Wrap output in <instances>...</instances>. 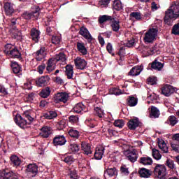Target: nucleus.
I'll return each instance as SVG.
<instances>
[{
	"mask_svg": "<svg viewBox=\"0 0 179 179\" xmlns=\"http://www.w3.org/2000/svg\"><path fill=\"white\" fill-rule=\"evenodd\" d=\"M179 17V3L173 5L166 11L164 21L166 24L171 22V20H175Z\"/></svg>",
	"mask_w": 179,
	"mask_h": 179,
	"instance_id": "obj_1",
	"label": "nucleus"
},
{
	"mask_svg": "<svg viewBox=\"0 0 179 179\" xmlns=\"http://www.w3.org/2000/svg\"><path fill=\"white\" fill-rule=\"evenodd\" d=\"M3 53L6 57H9L10 58H17L19 59V58L22 57V53H20L19 49L10 43H8L5 45Z\"/></svg>",
	"mask_w": 179,
	"mask_h": 179,
	"instance_id": "obj_2",
	"label": "nucleus"
},
{
	"mask_svg": "<svg viewBox=\"0 0 179 179\" xmlns=\"http://www.w3.org/2000/svg\"><path fill=\"white\" fill-rule=\"evenodd\" d=\"M155 167L153 170V173L158 179H166L167 175V169L166 166L163 164H155Z\"/></svg>",
	"mask_w": 179,
	"mask_h": 179,
	"instance_id": "obj_3",
	"label": "nucleus"
},
{
	"mask_svg": "<svg viewBox=\"0 0 179 179\" xmlns=\"http://www.w3.org/2000/svg\"><path fill=\"white\" fill-rule=\"evenodd\" d=\"M159 30L156 28L150 29L145 34L144 36V42L148 43H152L155 40H156V36H157V32Z\"/></svg>",
	"mask_w": 179,
	"mask_h": 179,
	"instance_id": "obj_4",
	"label": "nucleus"
},
{
	"mask_svg": "<svg viewBox=\"0 0 179 179\" xmlns=\"http://www.w3.org/2000/svg\"><path fill=\"white\" fill-rule=\"evenodd\" d=\"M124 155L127 157L131 163H135L138 158V155L136 154V150H126L123 151Z\"/></svg>",
	"mask_w": 179,
	"mask_h": 179,
	"instance_id": "obj_5",
	"label": "nucleus"
},
{
	"mask_svg": "<svg viewBox=\"0 0 179 179\" xmlns=\"http://www.w3.org/2000/svg\"><path fill=\"white\" fill-rule=\"evenodd\" d=\"M141 122H140L138 117H134L130 119L127 123V126L130 131H135L137 128L141 127Z\"/></svg>",
	"mask_w": 179,
	"mask_h": 179,
	"instance_id": "obj_6",
	"label": "nucleus"
},
{
	"mask_svg": "<svg viewBox=\"0 0 179 179\" xmlns=\"http://www.w3.org/2000/svg\"><path fill=\"white\" fill-rule=\"evenodd\" d=\"M69 99V94L66 92H60L55 94L54 97L55 102L59 103L63 102L66 103Z\"/></svg>",
	"mask_w": 179,
	"mask_h": 179,
	"instance_id": "obj_7",
	"label": "nucleus"
},
{
	"mask_svg": "<svg viewBox=\"0 0 179 179\" xmlns=\"http://www.w3.org/2000/svg\"><path fill=\"white\" fill-rule=\"evenodd\" d=\"M25 173L30 177H34L38 173V166L36 164H28Z\"/></svg>",
	"mask_w": 179,
	"mask_h": 179,
	"instance_id": "obj_8",
	"label": "nucleus"
},
{
	"mask_svg": "<svg viewBox=\"0 0 179 179\" xmlns=\"http://www.w3.org/2000/svg\"><path fill=\"white\" fill-rule=\"evenodd\" d=\"M79 34L80 35L83 36L85 39H87V41H88V43H92V41L93 40V37L90 33L87 27L84 26L81 27L80 28Z\"/></svg>",
	"mask_w": 179,
	"mask_h": 179,
	"instance_id": "obj_9",
	"label": "nucleus"
},
{
	"mask_svg": "<svg viewBox=\"0 0 179 179\" xmlns=\"http://www.w3.org/2000/svg\"><path fill=\"white\" fill-rule=\"evenodd\" d=\"M66 140L64 135H57L53 139V145L57 146H63L66 144Z\"/></svg>",
	"mask_w": 179,
	"mask_h": 179,
	"instance_id": "obj_10",
	"label": "nucleus"
},
{
	"mask_svg": "<svg viewBox=\"0 0 179 179\" xmlns=\"http://www.w3.org/2000/svg\"><path fill=\"white\" fill-rule=\"evenodd\" d=\"M74 62L77 69L84 70L87 68V62L80 57H78Z\"/></svg>",
	"mask_w": 179,
	"mask_h": 179,
	"instance_id": "obj_11",
	"label": "nucleus"
},
{
	"mask_svg": "<svg viewBox=\"0 0 179 179\" xmlns=\"http://www.w3.org/2000/svg\"><path fill=\"white\" fill-rule=\"evenodd\" d=\"M118 175V171L116 169V167H108L105 171H104V174L103 176L105 178L107 177L111 178V177H115Z\"/></svg>",
	"mask_w": 179,
	"mask_h": 179,
	"instance_id": "obj_12",
	"label": "nucleus"
},
{
	"mask_svg": "<svg viewBox=\"0 0 179 179\" xmlns=\"http://www.w3.org/2000/svg\"><path fill=\"white\" fill-rule=\"evenodd\" d=\"M110 26L113 31L118 33L121 28L120 21L118 19L116 20L113 17L112 20H110Z\"/></svg>",
	"mask_w": 179,
	"mask_h": 179,
	"instance_id": "obj_13",
	"label": "nucleus"
},
{
	"mask_svg": "<svg viewBox=\"0 0 179 179\" xmlns=\"http://www.w3.org/2000/svg\"><path fill=\"white\" fill-rule=\"evenodd\" d=\"M31 110L29 109L24 111L23 115L24 117L23 120V125H30L33 122L34 118L31 116Z\"/></svg>",
	"mask_w": 179,
	"mask_h": 179,
	"instance_id": "obj_14",
	"label": "nucleus"
},
{
	"mask_svg": "<svg viewBox=\"0 0 179 179\" xmlns=\"http://www.w3.org/2000/svg\"><path fill=\"white\" fill-rule=\"evenodd\" d=\"M105 148L99 145L95 148V153H94V158L96 160H101L104 155Z\"/></svg>",
	"mask_w": 179,
	"mask_h": 179,
	"instance_id": "obj_15",
	"label": "nucleus"
},
{
	"mask_svg": "<svg viewBox=\"0 0 179 179\" xmlns=\"http://www.w3.org/2000/svg\"><path fill=\"white\" fill-rule=\"evenodd\" d=\"M177 91L176 87H172L171 85H166L162 89V93L166 96H170L171 94H173Z\"/></svg>",
	"mask_w": 179,
	"mask_h": 179,
	"instance_id": "obj_16",
	"label": "nucleus"
},
{
	"mask_svg": "<svg viewBox=\"0 0 179 179\" xmlns=\"http://www.w3.org/2000/svg\"><path fill=\"white\" fill-rule=\"evenodd\" d=\"M4 11L7 16H12L15 13V8H13V3L10 2H6L4 3Z\"/></svg>",
	"mask_w": 179,
	"mask_h": 179,
	"instance_id": "obj_17",
	"label": "nucleus"
},
{
	"mask_svg": "<svg viewBox=\"0 0 179 179\" xmlns=\"http://www.w3.org/2000/svg\"><path fill=\"white\" fill-rule=\"evenodd\" d=\"M153 173V171L150 169L142 167L138 169V174L141 178H150Z\"/></svg>",
	"mask_w": 179,
	"mask_h": 179,
	"instance_id": "obj_18",
	"label": "nucleus"
},
{
	"mask_svg": "<svg viewBox=\"0 0 179 179\" xmlns=\"http://www.w3.org/2000/svg\"><path fill=\"white\" fill-rule=\"evenodd\" d=\"M81 148L84 155L89 156L92 154L91 145L89 143L83 141L81 143Z\"/></svg>",
	"mask_w": 179,
	"mask_h": 179,
	"instance_id": "obj_19",
	"label": "nucleus"
},
{
	"mask_svg": "<svg viewBox=\"0 0 179 179\" xmlns=\"http://www.w3.org/2000/svg\"><path fill=\"white\" fill-rule=\"evenodd\" d=\"M40 34L41 31L38 30L36 28L33 27L32 29H31L30 35L31 39L34 43H38L39 41Z\"/></svg>",
	"mask_w": 179,
	"mask_h": 179,
	"instance_id": "obj_20",
	"label": "nucleus"
},
{
	"mask_svg": "<svg viewBox=\"0 0 179 179\" xmlns=\"http://www.w3.org/2000/svg\"><path fill=\"white\" fill-rule=\"evenodd\" d=\"M50 80V78L48 76H41L36 80V83L38 87H44L48 84Z\"/></svg>",
	"mask_w": 179,
	"mask_h": 179,
	"instance_id": "obj_21",
	"label": "nucleus"
},
{
	"mask_svg": "<svg viewBox=\"0 0 179 179\" xmlns=\"http://www.w3.org/2000/svg\"><path fill=\"white\" fill-rule=\"evenodd\" d=\"M76 48H77L78 51L80 54H82V55H87V49L85 46V44L84 43V42H82V41L77 42Z\"/></svg>",
	"mask_w": 179,
	"mask_h": 179,
	"instance_id": "obj_22",
	"label": "nucleus"
},
{
	"mask_svg": "<svg viewBox=\"0 0 179 179\" xmlns=\"http://www.w3.org/2000/svg\"><path fill=\"white\" fill-rule=\"evenodd\" d=\"M41 133H40V135L43 138H48L50 135L52 134V129L50 127H43L41 129Z\"/></svg>",
	"mask_w": 179,
	"mask_h": 179,
	"instance_id": "obj_23",
	"label": "nucleus"
},
{
	"mask_svg": "<svg viewBox=\"0 0 179 179\" xmlns=\"http://www.w3.org/2000/svg\"><path fill=\"white\" fill-rule=\"evenodd\" d=\"M138 99L134 96H129L126 100V103L127 106L131 107H134L138 104Z\"/></svg>",
	"mask_w": 179,
	"mask_h": 179,
	"instance_id": "obj_24",
	"label": "nucleus"
},
{
	"mask_svg": "<svg viewBox=\"0 0 179 179\" xmlns=\"http://www.w3.org/2000/svg\"><path fill=\"white\" fill-rule=\"evenodd\" d=\"M10 164H13V167H19L22 164V160L19 157L16 155H11L10 157Z\"/></svg>",
	"mask_w": 179,
	"mask_h": 179,
	"instance_id": "obj_25",
	"label": "nucleus"
},
{
	"mask_svg": "<svg viewBox=\"0 0 179 179\" xmlns=\"http://www.w3.org/2000/svg\"><path fill=\"white\" fill-rule=\"evenodd\" d=\"M139 163L144 166H151L153 164V159L150 157H142L139 159Z\"/></svg>",
	"mask_w": 179,
	"mask_h": 179,
	"instance_id": "obj_26",
	"label": "nucleus"
},
{
	"mask_svg": "<svg viewBox=\"0 0 179 179\" xmlns=\"http://www.w3.org/2000/svg\"><path fill=\"white\" fill-rule=\"evenodd\" d=\"M56 117H57V113L54 110H51L48 113H43L41 118H43V120H53V118H56Z\"/></svg>",
	"mask_w": 179,
	"mask_h": 179,
	"instance_id": "obj_27",
	"label": "nucleus"
},
{
	"mask_svg": "<svg viewBox=\"0 0 179 179\" xmlns=\"http://www.w3.org/2000/svg\"><path fill=\"white\" fill-rule=\"evenodd\" d=\"M149 66H150L152 70L161 71L164 66V64H162L155 59L152 64H149Z\"/></svg>",
	"mask_w": 179,
	"mask_h": 179,
	"instance_id": "obj_28",
	"label": "nucleus"
},
{
	"mask_svg": "<svg viewBox=\"0 0 179 179\" xmlns=\"http://www.w3.org/2000/svg\"><path fill=\"white\" fill-rule=\"evenodd\" d=\"M150 117V118H159L160 117V110L156 106H151Z\"/></svg>",
	"mask_w": 179,
	"mask_h": 179,
	"instance_id": "obj_29",
	"label": "nucleus"
},
{
	"mask_svg": "<svg viewBox=\"0 0 179 179\" xmlns=\"http://www.w3.org/2000/svg\"><path fill=\"white\" fill-rule=\"evenodd\" d=\"M66 69V76H67L68 79H73V67L71 64H68L65 67Z\"/></svg>",
	"mask_w": 179,
	"mask_h": 179,
	"instance_id": "obj_30",
	"label": "nucleus"
},
{
	"mask_svg": "<svg viewBox=\"0 0 179 179\" xmlns=\"http://www.w3.org/2000/svg\"><path fill=\"white\" fill-rule=\"evenodd\" d=\"M113 20V16L108 15H100L98 18V22H99L100 24H102L106 22H110Z\"/></svg>",
	"mask_w": 179,
	"mask_h": 179,
	"instance_id": "obj_31",
	"label": "nucleus"
},
{
	"mask_svg": "<svg viewBox=\"0 0 179 179\" xmlns=\"http://www.w3.org/2000/svg\"><path fill=\"white\" fill-rule=\"evenodd\" d=\"M50 93H51L50 87H46L42 89V90L39 92L38 94L41 97L45 99L50 95Z\"/></svg>",
	"mask_w": 179,
	"mask_h": 179,
	"instance_id": "obj_32",
	"label": "nucleus"
},
{
	"mask_svg": "<svg viewBox=\"0 0 179 179\" xmlns=\"http://www.w3.org/2000/svg\"><path fill=\"white\" fill-rule=\"evenodd\" d=\"M85 106H84L82 103L76 104V106L73 108V110L75 111V113H77L78 114L82 113V111H85Z\"/></svg>",
	"mask_w": 179,
	"mask_h": 179,
	"instance_id": "obj_33",
	"label": "nucleus"
},
{
	"mask_svg": "<svg viewBox=\"0 0 179 179\" xmlns=\"http://www.w3.org/2000/svg\"><path fill=\"white\" fill-rule=\"evenodd\" d=\"M141 71L142 70H141L139 66H134L129 72V76H136L140 75Z\"/></svg>",
	"mask_w": 179,
	"mask_h": 179,
	"instance_id": "obj_34",
	"label": "nucleus"
},
{
	"mask_svg": "<svg viewBox=\"0 0 179 179\" xmlns=\"http://www.w3.org/2000/svg\"><path fill=\"white\" fill-rule=\"evenodd\" d=\"M112 7H113V9L116 11H120L123 8L122 2L119 0H115L113 1Z\"/></svg>",
	"mask_w": 179,
	"mask_h": 179,
	"instance_id": "obj_35",
	"label": "nucleus"
},
{
	"mask_svg": "<svg viewBox=\"0 0 179 179\" xmlns=\"http://www.w3.org/2000/svg\"><path fill=\"white\" fill-rule=\"evenodd\" d=\"M158 147L162 152H164V153H169V148L167 147V144H166L164 141H159Z\"/></svg>",
	"mask_w": 179,
	"mask_h": 179,
	"instance_id": "obj_36",
	"label": "nucleus"
},
{
	"mask_svg": "<svg viewBox=\"0 0 179 179\" xmlns=\"http://www.w3.org/2000/svg\"><path fill=\"white\" fill-rule=\"evenodd\" d=\"M69 150L71 153L76 154L80 151L79 145L77 143L71 144Z\"/></svg>",
	"mask_w": 179,
	"mask_h": 179,
	"instance_id": "obj_37",
	"label": "nucleus"
},
{
	"mask_svg": "<svg viewBox=\"0 0 179 179\" xmlns=\"http://www.w3.org/2000/svg\"><path fill=\"white\" fill-rule=\"evenodd\" d=\"M14 121L20 128H23V117H22V115L17 114L14 118Z\"/></svg>",
	"mask_w": 179,
	"mask_h": 179,
	"instance_id": "obj_38",
	"label": "nucleus"
},
{
	"mask_svg": "<svg viewBox=\"0 0 179 179\" xmlns=\"http://www.w3.org/2000/svg\"><path fill=\"white\" fill-rule=\"evenodd\" d=\"M57 62H65L66 60V55L64 53H62V52L59 53L58 55H55V59H54Z\"/></svg>",
	"mask_w": 179,
	"mask_h": 179,
	"instance_id": "obj_39",
	"label": "nucleus"
},
{
	"mask_svg": "<svg viewBox=\"0 0 179 179\" xmlns=\"http://www.w3.org/2000/svg\"><path fill=\"white\" fill-rule=\"evenodd\" d=\"M152 155L155 160L159 161L162 159V154H160V152L156 148L152 150Z\"/></svg>",
	"mask_w": 179,
	"mask_h": 179,
	"instance_id": "obj_40",
	"label": "nucleus"
},
{
	"mask_svg": "<svg viewBox=\"0 0 179 179\" xmlns=\"http://www.w3.org/2000/svg\"><path fill=\"white\" fill-rule=\"evenodd\" d=\"M69 134L71 138L78 139L80 136V133L78 130L71 129L69 131Z\"/></svg>",
	"mask_w": 179,
	"mask_h": 179,
	"instance_id": "obj_41",
	"label": "nucleus"
},
{
	"mask_svg": "<svg viewBox=\"0 0 179 179\" xmlns=\"http://www.w3.org/2000/svg\"><path fill=\"white\" fill-rule=\"evenodd\" d=\"M129 16L132 18H134L137 21L142 20V14L140 12H131L129 14Z\"/></svg>",
	"mask_w": 179,
	"mask_h": 179,
	"instance_id": "obj_42",
	"label": "nucleus"
},
{
	"mask_svg": "<svg viewBox=\"0 0 179 179\" xmlns=\"http://www.w3.org/2000/svg\"><path fill=\"white\" fill-rule=\"evenodd\" d=\"M11 68L14 73H20L22 70L20 69V66L16 62H13L11 64Z\"/></svg>",
	"mask_w": 179,
	"mask_h": 179,
	"instance_id": "obj_43",
	"label": "nucleus"
},
{
	"mask_svg": "<svg viewBox=\"0 0 179 179\" xmlns=\"http://www.w3.org/2000/svg\"><path fill=\"white\" fill-rule=\"evenodd\" d=\"M120 171L121 174L126 176H129L130 173V171H129V168H127L126 165L121 166L120 168Z\"/></svg>",
	"mask_w": 179,
	"mask_h": 179,
	"instance_id": "obj_44",
	"label": "nucleus"
},
{
	"mask_svg": "<svg viewBox=\"0 0 179 179\" xmlns=\"http://www.w3.org/2000/svg\"><path fill=\"white\" fill-rule=\"evenodd\" d=\"M63 162H64L68 165H71L74 162V157L73 155H69L64 157Z\"/></svg>",
	"mask_w": 179,
	"mask_h": 179,
	"instance_id": "obj_45",
	"label": "nucleus"
},
{
	"mask_svg": "<svg viewBox=\"0 0 179 179\" xmlns=\"http://www.w3.org/2000/svg\"><path fill=\"white\" fill-rule=\"evenodd\" d=\"M125 125L124 121L123 120H117L114 122V126L119 129H122Z\"/></svg>",
	"mask_w": 179,
	"mask_h": 179,
	"instance_id": "obj_46",
	"label": "nucleus"
},
{
	"mask_svg": "<svg viewBox=\"0 0 179 179\" xmlns=\"http://www.w3.org/2000/svg\"><path fill=\"white\" fill-rule=\"evenodd\" d=\"M171 34L175 36H179V22L175 24L171 29Z\"/></svg>",
	"mask_w": 179,
	"mask_h": 179,
	"instance_id": "obj_47",
	"label": "nucleus"
},
{
	"mask_svg": "<svg viewBox=\"0 0 179 179\" xmlns=\"http://www.w3.org/2000/svg\"><path fill=\"white\" fill-rule=\"evenodd\" d=\"M166 163V166L170 169H172V170H176V165L174 164V161L173 160H172L171 159H167Z\"/></svg>",
	"mask_w": 179,
	"mask_h": 179,
	"instance_id": "obj_48",
	"label": "nucleus"
},
{
	"mask_svg": "<svg viewBox=\"0 0 179 179\" xmlns=\"http://www.w3.org/2000/svg\"><path fill=\"white\" fill-rule=\"evenodd\" d=\"M117 55L120 57V59L122 61L124 59V55H126L125 49L123 46L120 48Z\"/></svg>",
	"mask_w": 179,
	"mask_h": 179,
	"instance_id": "obj_49",
	"label": "nucleus"
},
{
	"mask_svg": "<svg viewBox=\"0 0 179 179\" xmlns=\"http://www.w3.org/2000/svg\"><path fill=\"white\" fill-rule=\"evenodd\" d=\"M109 92L110 94H115V95H120L123 94L121 90L115 87L110 89Z\"/></svg>",
	"mask_w": 179,
	"mask_h": 179,
	"instance_id": "obj_50",
	"label": "nucleus"
},
{
	"mask_svg": "<svg viewBox=\"0 0 179 179\" xmlns=\"http://www.w3.org/2000/svg\"><path fill=\"white\" fill-rule=\"evenodd\" d=\"M94 110H95V115H98L99 118H102L103 117V110H101V108L96 107Z\"/></svg>",
	"mask_w": 179,
	"mask_h": 179,
	"instance_id": "obj_51",
	"label": "nucleus"
},
{
	"mask_svg": "<svg viewBox=\"0 0 179 179\" xmlns=\"http://www.w3.org/2000/svg\"><path fill=\"white\" fill-rule=\"evenodd\" d=\"M168 120L170 122V125H172V127H174L178 122L177 118L173 115L170 116Z\"/></svg>",
	"mask_w": 179,
	"mask_h": 179,
	"instance_id": "obj_52",
	"label": "nucleus"
},
{
	"mask_svg": "<svg viewBox=\"0 0 179 179\" xmlns=\"http://www.w3.org/2000/svg\"><path fill=\"white\" fill-rule=\"evenodd\" d=\"M69 122H71V124H77V122H78V117L76 115H71L69 117Z\"/></svg>",
	"mask_w": 179,
	"mask_h": 179,
	"instance_id": "obj_53",
	"label": "nucleus"
},
{
	"mask_svg": "<svg viewBox=\"0 0 179 179\" xmlns=\"http://www.w3.org/2000/svg\"><path fill=\"white\" fill-rule=\"evenodd\" d=\"M69 175H70V178L72 179H78V173L76 169L70 171Z\"/></svg>",
	"mask_w": 179,
	"mask_h": 179,
	"instance_id": "obj_54",
	"label": "nucleus"
},
{
	"mask_svg": "<svg viewBox=\"0 0 179 179\" xmlns=\"http://www.w3.org/2000/svg\"><path fill=\"white\" fill-rule=\"evenodd\" d=\"M61 41V38L59 36H52V43L55 45L59 44Z\"/></svg>",
	"mask_w": 179,
	"mask_h": 179,
	"instance_id": "obj_55",
	"label": "nucleus"
},
{
	"mask_svg": "<svg viewBox=\"0 0 179 179\" xmlns=\"http://www.w3.org/2000/svg\"><path fill=\"white\" fill-rule=\"evenodd\" d=\"M157 81V78L156 77H150L147 79V82L148 84H150L152 85H156Z\"/></svg>",
	"mask_w": 179,
	"mask_h": 179,
	"instance_id": "obj_56",
	"label": "nucleus"
},
{
	"mask_svg": "<svg viewBox=\"0 0 179 179\" xmlns=\"http://www.w3.org/2000/svg\"><path fill=\"white\" fill-rule=\"evenodd\" d=\"M31 13V17L32 18L34 17L35 19H37L39 16L40 8H37L36 10H34Z\"/></svg>",
	"mask_w": 179,
	"mask_h": 179,
	"instance_id": "obj_57",
	"label": "nucleus"
},
{
	"mask_svg": "<svg viewBox=\"0 0 179 179\" xmlns=\"http://www.w3.org/2000/svg\"><path fill=\"white\" fill-rule=\"evenodd\" d=\"M106 50L109 54H112V56H115V53H113V45L111 43H107Z\"/></svg>",
	"mask_w": 179,
	"mask_h": 179,
	"instance_id": "obj_58",
	"label": "nucleus"
},
{
	"mask_svg": "<svg viewBox=\"0 0 179 179\" xmlns=\"http://www.w3.org/2000/svg\"><path fill=\"white\" fill-rule=\"evenodd\" d=\"M134 44H135V38H133L127 41L126 43V46L130 48L134 47Z\"/></svg>",
	"mask_w": 179,
	"mask_h": 179,
	"instance_id": "obj_59",
	"label": "nucleus"
},
{
	"mask_svg": "<svg viewBox=\"0 0 179 179\" xmlns=\"http://www.w3.org/2000/svg\"><path fill=\"white\" fill-rule=\"evenodd\" d=\"M23 18L27 20H30L32 18V15L31 13L25 12L23 13Z\"/></svg>",
	"mask_w": 179,
	"mask_h": 179,
	"instance_id": "obj_60",
	"label": "nucleus"
},
{
	"mask_svg": "<svg viewBox=\"0 0 179 179\" xmlns=\"http://www.w3.org/2000/svg\"><path fill=\"white\" fill-rule=\"evenodd\" d=\"M45 64H43L40 66H38L37 68V71L40 74H43V70H45Z\"/></svg>",
	"mask_w": 179,
	"mask_h": 179,
	"instance_id": "obj_61",
	"label": "nucleus"
},
{
	"mask_svg": "<svg viewBox=\"0 0 179 179\" xmlns=\"http://www.w3.org/2000/svg\"><path fill=\"white\" fill-rule=\"evenodd\" d=\"M58 124H59V130H62V129H64V128H66V123H65V122L64 121H60V122H59V123H58Z\"/></svg>",
	"mask_w": 179,
	"mask_h": 179,
	"instance_id": "obj_62",
	"label": "nucleus"
},
{
	"mask_svg": "<svg viewBox=\"0 0 179 179\" xmlns=\"http://www.w3.org/2000/svg\"><path fill=\"white\" fill-rule=\"evenodd\" d=\"M44 52H45V48H41V49H39V50H37L36 55L37 56H43Z\"/></svg>",
	"mask_w": 179,
	"mask_h": 179,
	"instance_id": "obj_63",
	"label": "nucleus"
},
{
	"mask_svg": "<svg viewBox=\"0 0 179 179\" xmlns=\"http://www.w3.org/2000/svg\"><path fill=\"white\" fill-rule=\"evenodd\" d=\"M31 88H32V87H31L30 82H28V83L24 84V89L29 90Z\"/></svg>",
	"mask_w": 179,
	"mask_h": 179,
	"instance_id": "obj_64",
	"label": "nucleus"
}]
</instances>
